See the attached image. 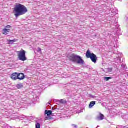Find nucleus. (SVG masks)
Listing matches in <instances>:
<instances>
[{
    "label": "nucleus",
    "instance_id": "2eb2a0df",
    "mask_svg": "<svg viewBox=\"0 0 128 128\" xmlns=\"http://www.w3.org/2000/svg\"><path fill=\"white\" fill-rule=\"evenodd\" d=\"M16 88L18 90H20V88H24V85L22 84H18L16 85Z\"/></svg>",
    "mask_w": 128,
    "mask_h": 128
},
{
    "label": "nucleus",
    "instance_id": "4be33fe9",
    "mask_svg": "<svg viewBox=\"0 0 128 128\" xmlns=\"http://www.w3.org/2000/svg\"><path fill=\"white\" fill-rule=\"evenodd\" d=\"M72 126H73V128H78V126H76V124H72Z\"/></svg>",
    "mask_w": 128,
    "mask_h": 128
},
{
    "label": "nucleus",
    "instance_id": "20e7f679",
    "mask_svg": "<svg viewBox=\"0 0 128 128\" xmlns=\"http://www.w3.org/2000/svg\"><path fill=\"white\" fill-rule=\"evenodd\" d=\"M18 56L20 60H22V62H26L27 58L26 56V51H20L18 52Z\"/></svg>",
    "mask_w": 128,
    "mask_h": 128
},
{
    "label": "nucleus",
    "instance_id": "7ed1b4c3",
    "mask_svg": "<svg viewBox=\"0 0 128 128\" xmlns=\"http://www.w3.org/2000/svg\"><path fill=\"white\" fill-rule=\"evenodd\" d=\"M86 56L88 58H90L92 62H94V64H96L98 57L96 56V55L94 54L90 53V50H88L86 53Z\"/></svg>",
    "mask_w": 128,
    "mask_h": 128
},
{
    "label": "nucleus",
    "instance_id": "423d86ee",
    "mask_svg": "<svg viewBox=\"0 0 128 128\" xmlns=\"http://www.w3.org/2000/svg\"><path fill=\"white\" fill-rule=\"evenodd\" d=\"M110 12L112 14V16H116V14H118V9H116L114 7L110 9Z\"/></svg>",
    "mask_w": 128,
    "mask_h": 128
},
{
    "label": "nucleus",
    "instance_id": "f8f14e48",
    "mask_svg": "<svg viewBox=\"0 0 128 128\" xmlns=\"http://www.w3.org/2000/svg\"><path fill=\"white\" fill-rule=\"evenodd\" d=\"M112 68H106L104 72H106V74L108 72H112Z\"/></svg>",
    "mask_w": 128,
    "mask_h": 128
},
{
    "label": "nucleus",
    "instance_id": "6ab92c4d",
    "mask_svg": "<svg viewBox=\"0 0 128 128\" xmlns=\"http://www.w3.org/2000/svg\"><path fill=\"white\" fill-rule=\"evenodd\" d=\"M116 60H118V62H120V57H118L116 58H115Z\"/></svg>",
    "mask_w": 128,
    "mask_h": 128
},
{
    "label": "nucleus",
    "instance_id": "a211bd4d",
    "mask_svg": "<svg viewBox=\"0 0 128 128\" xmlns=\"http://www.w3.org/2000/svg\"><path fill=\"white\" fill-rule=\"evenodd\" d=\"M36 128H40V124L39 123H36Z\"/></svg>",
    "mask_w": 128,
    "mask_h": 128
},
{
    "label": "nucleus",
    "instance_id": "6e6552de",
    "mask_svg": "<svg viewBox=\"0 0 128 128\" xmlns=\"http://www.w3.org/2000/svg\"><path fill=\"white\" fill-rule=\"evenodd\" d=\"M12 78L14 80H18V74L16 72L12 74Z\"/></svg>",
    "mask_w": 128,
    "mask_h": 128
},
{
    "label": "nucleus",
    "instance_id": "f03ea898",
    "mask_svg": "<svg viewBox=\"0 0 128 128\" xmlns=\"http://www.w3.org/2000/svg\"><path fill=\"white\" fill-rule=\"evenodd\" d=\"M70 60H72L74 62H76L78 64H84V61L82 59V57L78 55H76L74 54H72L70 55Z\"/></svg>",
    "mask_w": 128,
    "mask_h": 128
},
{
    "label": "nucleus",
    "instance_id": "ddd939ff",
    "mask_svg": "<svg viewBox=\"0 0 128 128\" xmlns=\"http://www.w3.org/2000/svg\"><path fill=\"white\" fill-rule=\"evenodd\" d=\"M96 102H94V101L90 103V105H89V108H92L94 106V105L96 104Z\"/></svg>",
    "mask_w": 128,
    "mask_h": 128
},
{
    "label": "nucleus",
    "instance_id": "39448f33",
    "mask_svg": "<svg viewBox=\"0 0 128 128\" xmlns=\"http://www.w3.org/2000/svg\"><path fill=\"white\" fill-rule=\"evenodd\" d=\"M52 114V110H46L45 111V116H47L46 118V120H52V118H50V116Z\"/></svg>",
    "mask_w": 128,
    "mask_h": 128
},
{
    "label": "nucleus",
    "instance_id": "9b49d317",
    "mask_svg": "<svg viewBox=\"0 0 128 128\" xmlns=\"http://www.w3.org/2000/svg\"><path fill=\"white\" fill-rule=\"evenodd\" d=\"M59 102L60 104H66L68 103V102H66V100L65 99H62L60 100Z\"/></svg>",
    "mask_w": 128,
    "mask_h": 128
},
{
    "label": "nucleus",
    "instance_id": "a878e982",
    "mask_svg": "<svg viewBox=\"0 0 128 128\" xmlns=\"http://www.w3.org/2000/svg\"><path fill=\"white\" fill-rule=\"evenodd\" d=\"M121 0V2H122V0Z\"/></svg>",
    "mask_w": 128,
    "mask_h": 128
},
{
    "label": "nucleus",
    "instance_id": "4468645a",
    "mask_svg": "<svg viewBox=\"0 0 128 128\" xmlns=\"http://www.w3.org/2000/svg\"><path fill=\"white\" fill-rule=\"evenodd\" d=\"M7 41L8 42V44H14V42H16V40H8Z\"/></svg>",
    "mask_w": 128,
    "mask_h": 128
},
{
    "label": "nucleus",
    "instance_id": "f257e3e1",
    "mask_svg": "<svg viewBox=\"0 0 128 128\" xmlns=\"http://www.w3.org/2000/svg\"><path fill=\"white\" fill-rule=\"evenodd\" d=\"M14 12L16 18H18L20 16H24L28 12V8L24 6L22 4H18L16 5Z\"/></svg>",
    "mask_w": 128,
    "mask_h": 128
},
{
    "label": "nucleus",
    "instance_id": "412c9836",
    "mask_svg": "<svg viewBox=\"0 0 128 128\" xmlns=\"http://www.w3.org/2000/svg\"><path fill=\"white\" fill-rule=\"evenodd\" d=\"M60 100H56V99L54 100V102H60Z\"/></svg>",
    "mask_w": 128,
    "mask_h": 128
},
{
    "label": "nucleus",
    "instance_id": "f3484780",
    "mask_svg": "<svg viewBox=\"0 0 128 128\" xmlns=\"http://www.w3.org/2000/svg\"><path fill=\"white\" fill-rule=\"evenodd\" d=\"M5 30H11L12 29V26H10V25H8L7 26H6L5 27Z\"/></svg>",
    "mask_w": 128,
    "mask_h": 128
},
{
    "label": "nucleus",
    "instance_id": "aec40b11",
    "mask_svg": "<svg viewBox=\"0 0 128 128\" xmlns=\"http://www.w3.org/2000/svg\"><path fill=\"white\" fill-rule=\"evenodd\" d=\"M38 52H42V48H38Z\"/></svg>",
    "mask_w": 128,
    "mask_h": 128
},
{
    "label": "nucleus",
    "instance_id": "0eeeda50",
    "mask_svg": "<svg viewBox=\"0 0 128 128\" xmlns=\"http://www.w3.org/2000/svg\"><path fill=\"white\" fill-rule=\"evenodd\" d=\"M24 78H26V76H24V74L23 73H19L18 74V80H23Z\"/></svg>",
    "mask_w": 128,
    "mask_h": 128
},
{
    "label": "nucleus",
    "instance_id": "393cba45",
    "mask_svg": "<svg viewBox=\"0 0 128 128\" xmlns=\"http://www.w3.org/2000/svg\"><path fill=\"white\" fill-rule=\"evenodd\" d=\"M97 128H100V126H98Z\"/></svg>",
    "mask_w": 128,
    "mask_h": 128
},
{
    "label": "nucleus",
    "instance_id": "b1692460",
    "mask_svg": "<svg viewBox=\"0 0 128 128\" xmlns=\"http://www.w3.org/2000/svg\"><path fill=\"white\" fill-rule=\"evenodd\" d=\"M90 98H94V96H92V95H90Z\"/></svg>",
    "mask_w": 128,
    "mask_h": 128
},
{
    "label": "nucleus",
    "instance_id": "9d476101",
    "mask_svg": "<svg viewBox=\"0 0 128 128\" xmlns=\"http://www.w3.org/2000/svg\"><path fill=\"white\" fill-rule=\"evenodd\" d=\"M10 30H6L4 28L2 30V34H3L6 36L8 34V33H10Z\"/></svg>",
    "mask_w": 128,
    "mask_h": 128
},
{
    "label": "nucleus",
    "instance_id": "5701e85b",
    "mask_svg": "<svg viewBox=\"0 0 128 128\" xmlns=\"http://www.w3.org/2000/svg\"><path fill=\"white\" fill-rule=\"evenodd\" d=\"M122 67L124 68H126V65H124V64H122Z\"/></svg>",
    "mask_w": 128,
    "mask_h": 128
},
{
    "label": "nucleus",
    "instance_id": "1a4fd4ad",
    "mask_svg": "<svg viewBox=\"0 0 128 128\" xmlns=\"http://www.w3.org/2000/svg\"><path fill=\"white\" fill-rule=\"evenodd\" d=\"M104 120V116L100 114L99 116L97 117V120Z\"/></svg>",
    "mask_w": 128,
    "mask_h": 128
},
{
    "label": "nucleus",
    "instance_id": "dca6fc26",
    "mask_svg": "<svg viewBox=\"0 0 128 128\" xmlns=\"http://www.w3.org/2000/svg\"><path fill=\"white\" fill-rule=\"evenodd\" d=\"M112 77H106L104 78V80H106V82H108L110 80H112Z\"/></svg>",
    "mask_w": 128,
    "mask_h": 128
}]
</instances>
